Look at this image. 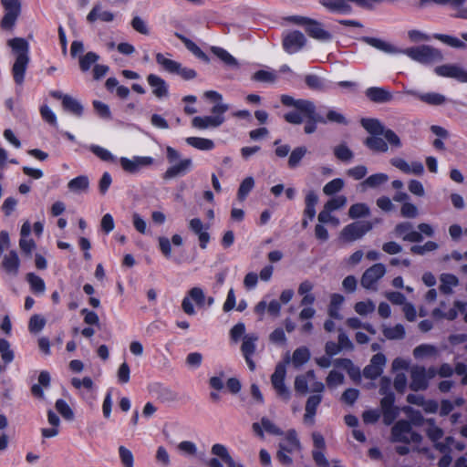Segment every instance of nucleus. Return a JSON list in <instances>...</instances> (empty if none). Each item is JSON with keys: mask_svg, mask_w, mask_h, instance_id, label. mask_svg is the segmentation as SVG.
<instances>
[{"mask_svg": "<svg viewBox=\"0 0 467 467\" xmlns=\"http://www.w3.org/2000/svg\"><path fill=\"white\" fill-rule=\"evenodd\" d=\"M63 108L65 110L69 111L77 117H80L83 114V106L81 103L71 96L64 99Z\"/></svg>", "mask_w": 467, "mask_h": 467, "instance_id": "obj_42", "label": "nucleus"}, {"mask_svg": "<svg viewBox=\"0 0 467 467\" xmlns=\"http://www.w3.org/2000/svg\"><path fill=\"white\" fill-rule=\"evenodd\" d=\"M317 120H319V123L327 124V123H335L339 125H348V121L347 118L339 111L329 109L327 112V115L324 117L319 115V117L316 118Z\"/></svg>", "mask_w": 467, "mask_h": 467, "instance_id": "obj_32", "label": "nucleus"}, {"mask_svg": "<svg viewBox=\"0 0 467 467\" xmlns=\"http://www.w3.org/2000/svg\"><path fill=\"white\" fill-rule=\"evenodd\" d=\"M419 99L431 106H440L446 102L445 96L436 92L424 93L419 96Z\"/></svg>", "mask_w": 467, "mask_h": 467, "instance_id": "obj_47", "label": "nucleus"}, {"mask_svg": "<svg viewBox=\"0 0 467 467\" xmlns=\"http://www.w3.org/2000/svg\"><path fill=\"white\" fill-rule=\"evenodd\" d=\"M383 335L387 339L395 340L402 339L405 337V328L401 324L394 327H383Z\"/></svg>", "mask_w": 467, "mask_h": 467, "instance_id": "obj_44", "label": "nucleus"}, {"mask_svg": "<svg viewBox=\"0 0 467 467\" xmlns=\"http://www.w3.org/2000/svg\"><path fill=\"white\" fill-rule=\"evenodd\" d=\"M400 53L405 54L412 60L424 65L441 62L444 58L441 50L428 45L409 47L401 50Z\"/></svg>", "mask_w": 467, "mask_h": 467, "instance_id": "obj_4", "label": "nucleus"}, {"mask_svg": "<svg viewBox=\"0 0 467 467\" xmlns=\"http://www.w3.org/2000/svg\"><path fill=\"white\" fill-rule=\"evenodd\" d=\"M373 228L372 223L368 221H358L346 225L340 232L339 238L343 242L352 243L361 239Z\"/></svg>", "mask_w": 467, "mask_h": 467, "instance_id": "obj_9", "label": "nucleus"}, {"mask_svg": "<svg viewBox=\"0 0 467 467\" xmlns=\"http://www.w3.org/2000/svg\"><path fill=\"white\" fill-rule=\"evenodd\" d=\"M166 152L167 160L171 165L164 172L163 179L170 180L184 176L192 169V160L191 158L181 160L179 151L171 147H167Z\"/></svg>", "mask_w": 467, "mask_h": 467, "instance_id": "obj_3", "label": "nucleus"}, {"mask_svg": "<svg viewBox=\"0 0 467 467\" xmlns=\"http://www.w3.org/2000/svg\"><path fill=\"white\" fill-rule=\"evenodd\" d=\"M89 187V181L86 175H79L67 183V188L70 192L75 193H80L88 191Z\"/></svg>", "mask_w": 467, "mask_h": 467, "instance_id": "obj_36", "label": "nucleus"}, {"mask_svg": "<svg viewBox=\"0 0 467 467\" xmlns=\"http://www.w3.org/2000/svg\"><path fill=\"white\" fill-rule=\"evenodd\" d=\"M306 152H307V149L305 146H300V147L295 148L290 153V156L288 159V166L291 169L296 168L299 165L301 160L306 154Z\"/></svg>", "mask_w": 467, "mask_h": 467, "instance_id": "obj_49", "label": "nucleus"}, {"mask_svg": "<svg viewBox=\"0 0 467 467\" xmlns=\"http://www.w3.org/2000/svg\"><path fill=\"white\" fill-rule=\"evenodd\" d=\"M376 306L371 300L360 301L355 304L354 309L360 316H367L375 311Z\"/></svg>", "mask_w": 467, "mask_h": 467, "instance_id": "obj_59", "label": "nucleus"}, {"mask_svg": "<svg viewBox=\"0 0 467 467\" xmlns=\"http://www.w3.org/2000/svg\"><path fill=\"white\" fill-rule=\"evenodd\" d=\"M306 86L315 90H324L326 88L324 81L317 75L308 74L305 77Z\"/></svg>", "mask_w": 467, "mask_h": 467, "instance_id": "obj_63", "label": "nucleus"}, {"mask_svg": "<svg viewBox=\"0 0 467 467\" xmlns=\"http://www.w3.org/2000/svg\"><path fill=\"white\" fill-rule=\"evenodd\" d=\"M254 186V181L253 177H246L240 184L238 189V198L243 201L246 198L249 192Z\"/></svg>", "mask_w": 467, "mask_h": 467, "instance_id": "obj_61", "label": "nucleus"}, {"mask_svg": "<svg viewBox=\"0 0 467 467\" xmlns=\"http://www.w3.org/2000/svg\"><path fill=\"white\" fill-rule=\"evenodd\" d=\"M213 455L221 458L227 467H244L242 463L236 462L233 457L230 455L227 448L221 443H215L212 446L211 450Z\"/></svg>", "mask_w": 467, "mask_h": 467, "instance_id": "obj_29", "label": "nucleus"}, {"mask_svg": "<svg viewBox=\"0 0 467 467\" xmlns=\"http://www.w3.org/2000/svg\"><path fill=\"white\" fill-rule=\"evenodd\" d=\"M319 4L332 13L347 15L352 12L347 0H319Z\"/></svg>", "mask_w": 467, "mask_h": 467, "instance_id": "obj_25", "label": "nucleus"}, {"mask_svg": "<svg viewBox=\"0 0 467 467\" xmlns=\"http://www.w3.org/2000/svg\"><path fill=\"white\" fill-rule=\"evenodd\" d=\"M345 183L344 181L340 178L333 179L332 181L328 182L323 188V192L326 195H333L338 192H340Z\"/></svg>", "mask_w": 467, "mask_h": 467, "instance_id": "obj_53", "label": "nucleus"}, {"mask_svg": "<svg viewBox=\"0 0 467 467\" xmlns=\"http://www.w3.org/2000/svg\"><path fill=\"white\" fill-rule=\"evenodd\" d=\"M433 37L435 39H438V40L441 41L442 43L451 47L460 48V49L466 48V44L455 36L444 35V34H434Z\"/></svg>", "mask_w": 467, "mask_h": 467, "instance_id": "obj_48", "label": "nucleus"}, {"mask_svg": "<svg viewBox=\"0 0 467 467\" xmlns=\"http://www.w3.org/2000/svg\"><path fill=\"white\" fill-rule=\"evenodd\" d=\"M92 153L104 161H115L116 157L107 149L102 148L99 145H91L89 147Z\"/></svg>", "mask_w": 467, "mask_h": 467, "instance_id": "obj_58", "label": "nucleus"}, {"mask_svg": "<svg viewBox=\"0 0 467 467\" xmlns=\"http://www.w3.org/2000/svg\"><path fill=\"white\" fill-rule=\"evenodd\" d=\"M99 57L94 52H88L79 57V67L82 71H88L92 64L99 60Z\"/></svg>", "mask_w": 467, "mask_h": 467, "instance_id": "obj_62", "label": "nucleus"}, {"mask_svg": "<svg viewBox=\"0 0 467 467\" xmlns=\"http://www.w3.org/2000/svg\"><path fill=\"white\" fill-rule=\"evenodd\" d=\"M436 75L443 78H451L459 82L467 83V71L455 64H445L434 68Z\"/></svg>", "mask_w": 467, "mask_h": 467, "instance_id": "obj_15", "label": "nucleus"}, {"mask_svg": "<svg viewBox=\"0 0 467 467\" xmlns=\"http://www.w3.org/2000/svg\"><path fill=\"white\" fill-rule=\"evenodd\" d=\"M366 96L373 102L386 103L392 100V94L386 88L380 87H371L367 88Z\"/></svg>", "mask_w": 467, "mask_h": 467, "instance_id": "obj_26", "label": "nucleus"}, {"mask_svg": "<svg viewBox=\"0 0 467 467\" xmlns=\"http://www.w3.org/2000/svg\"><path fill=\"white\" fill-rule=\"evenodd\" d=\"M296 25L305 26L306 34L318 41L328 42L332 35L323 28L320 22L306 16H295L290 18Z\"/></svg>", "mask_w": 467, "mask_h": 467, "instance_id": "obj_6", "label": "nucleus"}, {"mask_svg": "<svg viewBox=\"0 0 467 467\" xmlns=\"http://www.w3.org/2000/svg\"><path fill=\"white\" fill-rule=\"evenodd\" d=\"M394 233L398 237L402 238L406 242L420 243L423 240L421 234L415 231L412 223L410 222L398 223L394 228Z\"/></svg>", "mask_w": 467, "mask_h": 467, "instance_id": "obj_17", "label": "nucleus"}, {"mask_svg": "<svg viewBox=\"0 0 467 467\" xmlns=\"http://www.w3.org/2000/svg\"><path fill=\"white\" fill-rule=\"evenodd\" d=\"M153 159L148 156H134L132 159L121 157L119 163L122 169L129 173H137L142 168L150 166L153 163Z\"/></svg>", "mask_w": 467, "mask_h": 467, "instance_id": "obj_14", "label": "nucleus"}, {"mask_svg": "<svg viewBox=\"0 0 467 467\" xmlns=\"http://www.w3.org/2000/svg\"><path fill=\"white\" fill-rule=\"evenodd\" d=\"M363 128L372 136L368 137L364 144L373 151L387 152L389 150L388 143L379 137L383 135L391 147L400 148L401 141L400 137L390 129L385 126L377 119H363L361 120Z\"/></svg>", "mask_w": 467, "mask_h": 467, "instance_id": "obj_1", "label": "nucleus"}, {"mask_svg": "<svg viewBox=\"0 0 467 467\" xmlns=\"http://www.w3.org/2000/svg\"><path fill=\"white\" fill-rule=\"evenodd\" d=\"M386 274V267L381 263L374 264L362 275L360 284L365 289L376 290L377 283Z\"/></svg>", "mask_w": 467, "mask_h": 467, "instance_id": "obj_12", "label": "nucleus"}, {"mask_svg": "<svg viewBox=\"0 0 467 467\" xmlns=\"http://www.w3.org/2000/svg\"><path fill=\"white\" fill-rule=\"evenodd\" d=\"M441 285L440 290L446 295H449L452 292V287L458 285V278L451 274H443L441 276Z\"/></svg>", "mask_w": 467, "mask_h": 467, "instance_id": "obj_43", "label": "nucleus"}, {"mask_svg": "<svg viewBox=\"0 0 467 467\" xmlns=\"http://www.w3.org/2000/svg\"><path fill=\"white\" fill-rule=\"evenodd\" d=\"M389 162L392 166L406 174L421 176L424 173V166L420 161H412L410 164L404 159L395 157L390 159Z\"/></svg>", "mask_w": 467, "mask_h": 467, "instance_id": "obj_19", "label": "nucleus"}, {"mask_svg": "<svg viewBox=\"0 0 467 467\" xmlns=\"http://www.w3.org/2000/svg\"><path fill=\"white\" fill-rule=\"evenodd\" d=\"M8 45L16 55V61L12 67L14 80L17 85H22L29 63L28 43L24 38L16 37L9 40Z\"/></svg>", "mask_w": 467, "mask_h": 467, "instance_id": "obj_2", "label": "nucleus"}, {"mask_svg": "<svg viewBox=\"0 0 467 467\" xmlns=\"http://www.w3.org/2000/svg\"><path fill=\"white\" fill-rule=\"evenodd\" d=\"M311 436L314 446L311 452L313 461L317 467H329V462L325 456L327 445L324 436L317 431H314Z\"/></svg>", "mask_w": 467, "mask_h": 467, "instance_id": "obj_13", "label": "nucleus"}, {"mask_svg": "<svg viewBox=\"0 0 467 467\" xmlns=\"http://www.w3.org/2000/svg\"><path fill=\"white\" fill-rule=\"evenodd\" d=\"M410 388L413 391L425 390L429 387L424 367H413L410 370Z\"/></svg>", "mask_w": 467, "mask_h": 467, "instance_id": "obj_20", "label": "nucleus"}, {"mask_svg": "<svg viewBox=\"0 0 467 467\" xmlns=\"http://www.w3.org/2000/svg\"><path fill=\"white\" fill-rule=\"evenodd\" d=\"M437 348L432 345L421 344L416 347L413 350L415 358H423L428 356L436 355Z\"/></svg>", "mask_w": 467, "mask_h": 467, "instance_id": "obj_51", "label": "nucleus"}, {"mask_svg": "<svg viewBox=\"0 0 467 467\" xmlns=\"http://www.w3.org/2000/svg\"><path fill=\"white\" fill-rule=\"evenodd\" d=\"M131 27L138 33L148 36L150 35V28L147 22L139 16H134L130 21Z\"/></svg>", "mask_w": 467, "mask_h": 467, "instance_id": "obj_54", "label": "nucleus"}, {"mask_svg": "<svg viewBox=\"0 0 467 467\" xmlns=\"http://www.w3.org/2000/svg\"><path fill=\"white\" fill-rule=\"evenodd\" d=\"M56 410L66 420H72L74 419V412L69 405L62 399L56 401Z\"/></svg>", "mask_w": 467, "mask_h": 467, "instance_id": "obj_55", "label": "nucleus"}, {"mask_svg": "<svg viewBox=\"0 0 467 467\" xmlns=\"http://www.w3.org/2000/svg\"><path fill=\"white\" fill-rule=\"evenodd\" d=\"M322 401V395L321 394H315L308 397L306 402V412L304 415L305 421H310L311 423L314 422V418L317 413V409L319 406V404Z\"/></svg>", "mask_w": 467, "mask_h": 467, "instance_id": "obj_30", "label": "nucleus"}, {"mask_svg": "<svg viewBox=\"0 0 467 467\" xmlns=\"http://www.w3.org/2000/svg\"><path fill=\"white\" fill-rule=\"evenodd\" d=\"M97 19H100L103 22H111L114 19V14L110 11H101L100 5L97 4L87 16V20L89 23H93Z\"/></svg>", "mask_w": 467, "mask_h": 467, "instance_id": "obj_33", "label": "nucleus"}, {"mask_svg": "<svg viewBox=\"0 0 467 467\" xmlns=\"http://www.w3.org/2000/svg\"><path fill=\"white\" fill-rule=\"evenodd\" d=\"M119 456L123 467H134V456L125 446L119 447Z\"/></svg>", "mask_w": 467, "mask_h": 467, "instance_id": "obj_56", "label": "nucleus"}, {"mask_svg": "<svg viewBox=\"0 0 467 467\" xmlns=\"http://www.w3.org/2000/svg\"><path fill=\"white\" fill-rule=\"evenodd\" d=\"M438 244L433 241H428L423 245H413L410 247V252L414 254L424 255L428 252L437 250Z\"/></svg>", "mask_w": 467, "mask_h": 467, "instance_id": "obj_57", "label": "nucleus"}, {"mask_svg": "<svg viewBox=\"0 0 467 467\" xmlns=\"http://www.w3.org/2000/svg\"><path fill=\"white\" fill-rule=\"evenodd\" d=\"M335 157L342 161L348 163L354 158V152L348 148L346 143H340L333 148Z\"/></svg>", "mask_w": 467, "mask_h": 467, "instance_id": "obj_39", "label": "nucleus"}, {"mask_svg": "<svg viewBox=\"0 0 467 467\" xmlns=\"http://www.w3.org/2000/svg\"><path fill=\"white\" fill-rule=\"evenodd\" d=\"M50 374L47 371H41L38 376L39 384H34L31 388L32 394L36 398L43 399L45 395L41 386L47 388L50 385Z\"/></svg>", "mask_w": 467, "mask_h": 467, "instance_id": "obj_35", "label": "nucleus"}, {"mask_svg": "<svg viewBox=\"0 0 467 467\" xmlns=\"http://www.w3.org/2000/svg\"><path fill=\"white\" fill-rule=\"evenodd\" d=\"M310 351L306 347L297 348L292 357V363L296 368H299L310 359Z\"/></svg>", "mask_w": 467, "mask_h": 467, "instance_id": "obj_41", "label": "nucleus"}, {"mask_svg": "<svg viewBox=\"0 0 467 467\" xmlns=\"http://www.w3.org/2000/svg\"><path fill=\"white\" fill-rule=\"evenodd\" d=\"M362 41L368 44L370 47H373L384 53L387 54H398L400 53L401 50L394 47L389 42H386L382 39L371 37V36H364Z\"/></svg>", "mask_w": 467, "mask_h": 467, "instance_id": "obj_28", "label": "nucleus"}, {"mask_svg": "<svg viewBox=\"0 0 467 467\" xmlns=\"http://www.w3.org/2000/svg\"><path fill=\"white\" fill-rule=\"evenodd\" d=\"M386 361L387 359L384 354H375L371 358L369 364L364 368L363 376L366 379H376L382 374Z\"/></svg>", "mask_w": 467, "mask_h": 467, "instance_id": "obj_16", "label": "nucleus"}, {"mask_svg": "<svg viewBox=\"0 0 467 467\" xmlns=\"http://www.w3.org/2000/svg\"><path fill=\"white\" fill-rule=\"evenodd\" d=\"M228 109L229 106L227 104L217 103L211 109V112L213 114V116L194 117L192 119V126L199 130L218 128L224 122L225 118L223 114Z\"/></svg>", "mask_w": 467, "mask_h": 467, "instance_id": "obj_5", "label": "nucleus"}, {"mask_svg": "<svg viewBox=\"0 0 467 467\" xmlns=\"http://www.w3.org/2000/svg\"><path fill=\"white\" fill-rule=\"evenodd\" d=\"M26 280L29 283L30 288L33 291V293L39 295L45 293L46 285L44 280L40 276L35 275L34 273H28L26 275Z\"/></svg>", "mask_w": 467, "mask_h": 467, "instance_id": "obj_45", "label": "nucleus"}, {"mask_svg": "<svg viewBox=\"0 0 467 467\" xmlns=\"http://www.w3.org/2000/svg\"><path fill=\"white\" fill-rule=\"evenodd\" d=\"M281 102L287 107H295L301 113L313 114V101L307 99H295L289 95H282Z\"/></svg>", "mask_w": 467, "mask_h": 467, "instance_id": "obj_23", "label": "nucleus"}, {"mask_svg": "<svg viewBox=\"0 0 467 467\" xmlns=\"http://www.w3.org/2000/svg\"><path fill=\"white\" fill-rule=\"evenodd\" d=\"M148 84L152 88L153 95L158 99L166 98L169 95V87L166 81L160 76L150 74L147 77Z\"/></svg>", "mask_w": 467, "mask_h": 467, "instance_id": "obj_22", "label": "nucleus"}, {"mask_svg": "<svg viewBox=\"0 0 467 467\" xmlns=\"http://www.w3.org/2000/svg\"><path fill=\"white\" fill-rule=\"evenodd\" d=\"M258 340V337L255 334H248L245 335L243 338V343L241 346V351L243 356H253L256 349V341Z\"/></svg>", "mask_w": 467, "mask_h": 467, "instance_id": "obj_40", "label": "nucleus"}, {"mask_svg": "<svg viewBox=\"0 0 467 467\" xmlns=\"http://www.w3.org/2000/svg\"><path fill=\"white\" fill-rule=\"evenodd\" d=\"M316 109V105L313 103V114L302 113L304 117L308 119L304 127V130L306 134L314 133L317 130V123H319V120L316 119V118L319 117Z\"/></svg>", "mask_w": 467, "mask_h": 467, "instance_id": "obj_50", "label": "nucleus"}, {"mask_svg": "<svg viewBox=\"0 0 467 467\" xmlns=\"http://www.w3.org/2000/svg\"><path fill=\"white\" fill-rule=\"evenodd\" d=\"M370 214L369 207L363 202L352 204L348 210V216L351 219H358Z\"/></svg>", "mask_w": 467, "mask_h": 467, "instance_id": "obj_46", "label": "nucleus"}, {"mask_svg": "<svg viewBox=\"0 0 467 467\" xmlns=\"http://www.w3.org/2000/svg\"><path fill=\"white\" fill-rule=\"evenodd\" d=\"M175 36L179 38L185 46V47L192 52L196 57L208 61L209 58L207 55L191 39L187 38L185 36L176 32Z\"/></svg>", "mask_w": 467, "mask_h": 467, "instance_id": "obj_34", "label": "nucleus"}, {"mask_svg": "<svg viewBox=\"0 0 467 467\" xmlns=\"http://www.w3.org/2000/svg\"><path fill=\"white\" fill-rule=\"evenodd\" d=\"M20 266V260L18 258V254L16 251H10L7 254L4 256L2 262V268L8 274L13 276L17 275L18 270Z\"/></svg>", "mask_w": 467, "mask_h": 467, "instance_id": "obj_27", "label": "nucleus"}, {"mask_svg": "<svg viewBox=\"0 0 467 467\" xmlns=\"http://www.w3.org/2000/svg\"><path fill=\"white\" fill-rule=\"evenodd\" d=\"M186 143L200 150H212L214 148V142L210 139L200 137H188Z\"/></svg>", "mask_w": 467, "mask_h": 467, "instance_id": "obj_37", "label": "nucleus"}, {"mask_svg": "<svg viewBox=\"0 0 467 467\" xmlns=\"http://www.w3.org/2000/svg\"><path fill=\"white\" fill-rule=\"evenodd\" d=\"M213 53L218 57L222 61H223L226 65L231 67L237 66L236 59L228 53L225 49L218 47H213L212 48Z\"/></svg>", "mask_w": 467, "mask_h": 467, "instance_id": "obj_52", "label": "nucleus"}, {"mask_svg": "<svg viewBox=\"0 0 467 467\" xmlns=\"http://www.w3.org/2000/svg\"><path fill=\"white\" fill-rule=\"evenodd\" d=\"M189 228L198 236L200 247L205 249L210 242L209 225H204L199 218H193L189 222Z\"/></svg>", "mask_w": 467, "mask_h": 467, "instance_id": "obj_21", "label": "nucleus"}, {"mask_svg": "<svg viewBox=\"0 0 467 467\" xmlns=\"http://www.w3.org/2000/svg\"><path fill=\"white\" fill-rule=\"evenodd\" d=\"M391 437L396 442L420 443L422 441V436L412 430L410 422L404 420L397 421L392 427Z\"/></svg>", "mask_w": 467, "mask_h": 467, "instance_id": "obj_8", "label": "nucleus"}, {"mask_svg": "<svg viewBox=\"0 0 467 467\" xmlns=\"http://www.w3.org/2000/svg\"><path fill=\"white\" fill-rule=\"evenodd\" d=\"M344 302V296L339 294H333L331 296L330 304L328 306V316L334 319H342V316L339 313L340 306Z\"/></svg>", "mask_w": 467, "mask_h": 467, "instance_id": "obj_38", "label": "nucleus"}, {"mask_svg": "<svg viewBox=\"0 0 467 467\" xmlns=\"http://www.w3.org/2000/svg\"><path fill=\"white\" fill-rule=\"evenodd\" d=\"M306 43V38L300 31H293L288 33L283 39V47L289 53L298 52Z\"/></svg>", "mask_w": 467, "mask_h": 467, "instance_id": "obj_18", "label": "nucleus"}, {"mask_svg": "<svg viewBox=\"0 0 467 467\" xmlns=\"http://www.w3.org/2000/svg\"><path fill=\"white\" fill-rule=\"evenodd\" d=\"M286 375L285 366L278 364L271 376L272 386L279 399L287 402L291 398V391L285 383Z\"/></svg>", "mask_w": 467, "mask_h": 467, "instance_id": "obj_10", "label": "nucleus"}, {"mask_svg": "<svg viewBox=\"0 0 467 467\" xmlns=\"http://www.w3.org/2000/svg\"><path fill=\"white\" fill-rule=\"evenodd\" d=\"M284 434L285 438L279 442L278 448H280L283 451H285L286 452H293L296 450L301 449V443L297 437L296 430H288Z\"/></svg>", "mask_w": 467, "mask_h": 467, "instance_id": "obj_24", "label": "nucleus"}, {"mask_svg": "<svg viewBox=\"0 0 467 467\" xmlns=\"http://www.w3.org/2000/svg\"><path fill=\"white\" fill-rule=\"evenodd\" d=\"M367 173H368V169L363 164L354 166L346 171V175L356 180V181L362 180L363 178H365Z\"/></svg>", "mask_w": 467, "mask_h": 467, "instance_id": "obj_64", "label": "nucleus"}, {"mask_svg": "<svg viewBox=\"0 0 467 467\" xmlns=\"http://www.w3.org/2000/svg\"><path fill=\"white\" fill-rule=\"evenodd\" d=\"M0 353L2 354V359L5 364H9L14 360V351L10 349V344L6 339H0Z\"/></svg>", "mask_w": 467, "mask_h": 467, "instance_id": "obj_60", "label": "nucleus"}, {"mask_svg": "<svg viewBox=\"0 0 467 467\" xmlns=\"http://www.w3.org/2000/svg\"><path fill=\"white\" fill-rule=\"evenodd\" d=\"M389 181V176L386 173L379 172L368 176L359 185L363 192L368 189H375L386 183Z\"/></svg>", "mask_w": 467, "mask_h": 467, "instance_id": "obj_31", "label": "nucleus"}, {"mask_svg": "<svg viewBox=\"0 0 467 467\" xmlns=\"http://www.w3.org/2000/svg\"><path fill=\"white\" fill-rule=\"evenodd\" d=\"M155 58L164 71L178 75L184 80L193 79L197 76L194 69L183 67L180 62L166 57L162 53H157Z\"/></svg>", "mask_w": 467, "mask_h": 467, "instance_id": "obj_7", "label": "nucleus"}, {"mask_svg": "<svg viewBox=\"0 0 467 467\" xmlns=\"http://www.w3.org/2000/svg\"><path fill=\"white\" fill-rule=\"evenodd\" d=\"M205 295L202 288L192 287L188 291V294L182 302V308L186 315L194 316L196 311L194 309L192 302H195L197 306L202 307L205 304Z\"/></svg>", "mask_w": 467, "mask_h": 467, "instance_id": "obj_11", "label": "nucleus"}]
</instances>
